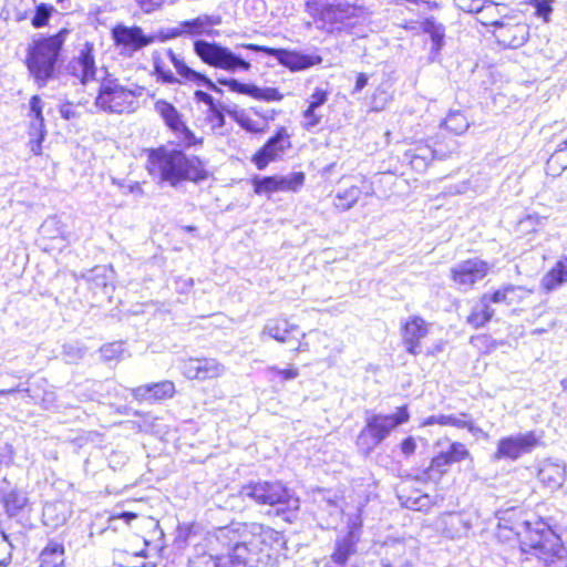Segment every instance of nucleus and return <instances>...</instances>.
I'll return each mask as SVG.
<instances>
[{
    "label": "nucleus",
    "instance_id": "f257e3e1",
    "mask_svg": "<svg viewBox=\"0 0 567 567\" xmlns=\"http://www.w3.org/2000/svg\"><path fill=\"white\" fill-rule=\"evenodd\" d=\"M217 539L234 546L235 556L247 567L267 565L274 550L285 544L284 535L262 524H231L218 529Z\"/></svg>",
    "mask_w": 567,
    "mask_h": 567
},
{
    "label": "nucleus",
    "instance_id": "f03ea898",
    "mask_svg": "<svg viewBox=\"0 0 567 567\" xmlns=\"http://www.w3.org/2000/svg\"><path fill=\"white\" fill-rule=\"evenodd\" d=\"M147 162L150 173L157 175L162 183L172 187L185 181L199 183L208 176L204 163L197 156H187L178 150H167L164 146L153 148L148 153Z\"/></svg>",
    "mask_w": 567,
    "mask_h": 567
},
{
    "label": "nucleus",
    "instance_id": "7ed1b4c3",
    "mask_svg": "<svg viewBox=\"0 0 567 567\" xmlns=\"http://www.w3.org/2000/svg\"><path fill=\"white\" fill-rule=\"evenodd\" d=\"M69 31L34 39L27 50L25 64L39 87H44L54 78L59 58Z\"/></svg>",
    "mask_w": 567,
    "mask_h": 567
},
{
    "label": "nucleus",
    "instance_id": "20e7f679",
    "mask_svg": "<svg viewBox=\"0 0 567 567\" xmlns=\"http://www.w3.org/2000/svg\"><path fill=\"white\" fill-rule=\"evenodd\" d=\"M239 495L258 505L276 507V514L286 522H293L300 507V499L295 492L279 481H257L241 486Z\"/></svg>",
    "mask_w": 567,
    "mask_h": 567
},
{
    "label": "nucleus",
    "instance_id": "39448f33",
    "mask_svg": "<svg viewBox=\"0 0 567 567\" xmlns=\"http://www.w3.org/2000/svg\"><path fill=\"white\" fill-rule=\"evenodd\" d=\"M523 527L524 530L519 534L522 554H530L545 563L565 556L566 549L560 536L544 518H538L535 522L526 520Z\"/></svg>",
    "mask_w": 567,
    "mask_h": 567
},
{
    "label": "nucleus",
    "instance_id": "423d86ee",
    "mask_svg": "<svg viewBox=\"0 0 567 567\" xmlns=\"http://www.w3.org/2000/svg\"><path fill=\"white\" fill-rule=\"evenodd\" d=\"M410 412L408 405H402L392 414L375 413L367 410L364 412V426L357 437V446L364 454L369 455L400 425L409 422Z\"/></svg>",
    "mask_w": 567,
    "mask_h": 567
},
{
    "label": "nucleus",
    "instance_id": "0eeeda50",
    "mask_svg": "<svg viewBox=\"0 0 567 567\" xmlns=\"http://www.w3.org/2000/svg\"><path fill=\"white\" fill-rule=\"evenodd\" d=\"M143 87L134 90L123 86L117 79L105 78L102 80L95 105L107 113H130L135 110L137 96H141Z\"/></svg>",
    "mask_w": 567,
    "mask_h": 567
},
{
    "label": "nucleus",
    "instance_id": "6e6552de",
    "mask_svg": "<svg viewBox=\"0 0 567 567\" xmlns=\"http://www.w3.org/2000/svg\"><path fill=\"white\" fill-rule=\"evenodd\" d=\"M193 48L195 54L209 66L223 69L230 73L249 71L251 68L249 61L220 43L198 39L194 41Z\"/></svg>",
    "mask_w": 567,
    "mask_h": 567
},
{
    "label": "nucleus",
    "instance_id": "1a4fd4ad",
    "mask_svg": "<svg viewBox=\"0 0 567 567\" xmlns=\"http://www.w3.org/2000/svg\"><path fill=\"white\" fill-rule=\"evenodd\" d=\"M364 13L365 10L361 6L347 2L328 3L321 9L319 21L327 32L350 31Z\"/></svg>",
    "mask_w": 567,
    "mask_h": 567
},
{
    "label": "nucleus",
    "instance_id": "9d476101",
    "mask_svg": "<svg viewBox=\"0 0 567 567\" xmlns=\"http://www.w3.org/2000/svg\"><path fill=\"white\" fill-rule=\"evenodd\" d=\"M440 135L435 137L433 145L417 144L405 152L404 157L410 162L412 168L419 173L426 171L434 159L444 161L456 150V141L450 138L443 147L440 143Z\"/></svg>",
    "mask_w": 567,
    "mask_h": 567
},
{
    "label": "nucleus",
    "instance_id": "9b49d317",
    "mask_svg": "<svg viewBox=\"0 0 567 567\" xmlns=\"http://www.w3.org/2000/svg\"><path fill=\"white\" fill-rule=\"evenodd\" d=\"M239 47L252 52H262L269 56H274L279 62V64L292 72L309 69L321 63L322 61V58L319 55L303 54L287 49H276L254 43H244Z\"/></svg>",
    "mask_w": 567,
    "mask_h": 567
},
{
    "label": "nucleus",
    "instance_id": "f8f14e48",
    "mask_svg": "<svg viewBox=\"0 0 567 567\" xmlns=\"http://www.w3.org/2000/svg\"><path fill=\"white\" fill-rule=\"evenodd\" d=\"M111 33L115 45L121 49V54L126 56H132L137 51L153 43L151 34H145L138 25L116 24Z\"/></svg>",
    "mask_w": 567,
    "mask_h": 567
},
{
    "label": "nucleus",
    "instance_id": "ddd939ff",
    "mask_svg": "<svg viewBox=\"0 0 567 567\" xmlns=\"http://www.w3.org/2000/svg\"><path fill=\"white\" fill-rule=\"evenodd\" d=\"M361 537V524L352 523L346 534L336 538L333 550L329 557V567H348L358 551Z\"/></svg>",
    "mask_w": 567,
    "mask_h": 567
},
{
    "label": "nucleus",
    "instance_id": "4468645a",
    "mask_svg": "<svg viewBox=\"0 0 567 567\" xmlns=\"http://www.w3.org/2000/svg\"><path fill=\"white\" fill-rule=\"evenodd\" d=\"M155 111L161 115L165 125L175 134L178 135L182 143L186 147H190L197 144H202L203 140L197 138L195 134L188 128L183 121L182 114L178 110L169 102L165 100H158L155 105Z\"/></svg>",
    "mask_w": 567,
    "mask_h": 567
},
{
    "label": "nucleus",
    "instance_id": "2eb2a0df",
    "mask_svg": "<svg viewBox=\"0 0 567 567\" xmlns=\"http://www.w3.org/2000/svg\"><path fill=\"white\" fill-rule=\"evenodd\" d=\"M291 147L290 135L287 128L281 126L276 134L271 136L264 146L252 156V162L258 169H265L269 163L282 157L287 150Z\"/></svg>",
    "mask_w": 567,
    "mask_h": 567
},
{
    "label": "nucleus",
    "instance_id": "dca6fc26",
    "mask_svg": "<svg viewBox=\"0 0 567 567\" xmlns=\"http://www.w3.org/2000/svg\"><path fill=\"white\" fill-rule=\"evenodd\" d=\"M489 268V265L480 258L463 260L452 268V279L460 288L467 290L486 277Z\"/></svg>",
    "mask_w": 567,
    "mask_h": 567
},
{
    "label": "nucleus",
    "instance_id": "f3484780",
    "mask_svg": "<svg viewBox=\"0 0 567 567\" xmlns=\"http://www.w3.org/2000/svg\"><path fill=\"white\" fill-rule=\"evenodd\" d=\"M0 503L6 515L10 518L31 511L27 491L12 485L6 477L0 485Z\"/></svg>",
    "mask_w": 567,
    "mask_h": 567
},
{
    "label": "nucleus",
    "instance_id": "a211bd4d",
    "mask_svg": "<svg viewBox=\"0 0 567 567\" xmlns=\"http://www.w3.org/2000/svg\"><path fill=\"white\" fill-rule=\"evenodd\" d=\"M537 444L538 439L533 432L501 439L494 460H517L520 455L532 452Z\"/></svg>",
    "mask_w": 567,
    "mask_h": 567
},
{
    "label": "nucleus",
    "instance_id": "6ab92c4d",
    "mask_svg": "<svg viewBox=\"0 0 567 567\" xmlns=\"http://www.w3.org/2000/svg\"><path fill=\"white\" fill-rule=\"evenodd\" d=\"M498 44L504 48L517 49L523 47L529 38V25L523 22H513L512 19L502 21L493 30Z\"/></svg>",
    "mask_w": 567,
    "mask_h": 567
},
{
    "label": "nucleus",
    "instance_id": "aec40b11",
    "mask_svg": "<svg viewBox=\"0 0 567 567\" xmlns=\"http://www.w3.org/2000/svg\"><path fill=\"white\" fill-rule=\"evenodd\" d=\"M225 367L214 358H189L183 364V373L187 379L205 381L218 378Z\"/></svg>",
    "mask_w": 567,
    "mask_h": 567
},
{
    "label": "nucleus",
    "instance_id": "412c9836",
    "mask_svg": "<svg viewBox=\"0 0 567 567\" xmlns=\"http://www.w3.org/2000/svg\"><path fill=\"white\" fill-rule=\"evenodd\" d=\"M94 47L86 42L80 50L76 58L70 61L68 65L69 72L81 81L82 84L93 80L96 73L95 60L93 55Z\"/></svg>",
    "mask_w": 567,
    "mask_h": 567
},
{
    "label": "nucleus",
    "instance_id": "4be33fe9",
    "mask_svg": "<svg viewBox=\"0 0 567 567\" xmlns=\"http://www.w3.org/2000/svg\"><path fill=\"white\" fill-rule=\"evenodd\" d=\"M223 20L219 14H200L190 20L181 21L184 37H215L218 31L214 27L221 24Z\"/></svg>",
    "mask_w": 567,
    "mask_h": 567
},
{
    "label": "nucleus",
    "instance_id": "5701e85b",
    "mask_svg": "<svg viewBox=\"0 0 567 567\" xmlns=\"http://www.w3.org/2000/svg\"><path fill=\"white\" fill-rule=\"evenodd\" d=\"M167 56L174 65L177 74L184 80L193 82L197 85H204L209 91H213L217 94H223V90L218 87L215 82H213L207 75L188 66L185 61L179 58L172 49L167 50Z\"/></svg>",
    "mask_w": 567,
    "mask_h": 567
},
{
    "label": "nucleus",
    "instance_id": "b1692460",
    "mask_svg": "<svg viewBox=\"0 0 567 567\" xmlns=\"http://www.w3.org/2000/svg\"><path fill=\"white\" fill-rule=\"evenodd\" d=\"M175 393V385L172 381L147 383L131 389L132 396L137 401L155 402L169 399Z\"/></svg>",
    "mask_w": 567,
    "mask_h": 567
},
{
    "label": "nucleus",
    "instance_id": "393cba45",
    "mask_svg": "<svg viewBox=\"0 0 567 567\" xmlns=\"http://www.w3.org/2000/svg\"><path fill=\"white\" fill-rule=\"evenodd\" d=\"M429 330L425 320L419 316L411 317L403 326L402 338L406 351L411 354L420 353V343Z\"/></svg>",
    "mask_w": 567,
    "mask_h": 567
},
{
    "label": "nucleus",
    "instance_id": "a878e982",
    "mask_svg": "<svg viewBox=\"0 0 567 567\" xmlns=\"http://www.w3.org/2000/svg\"><path fill=\"white\" fill-rule=\"evenodd\" d=\"M230 547V553L227 555H210L204 554L189 560V567H247L243 559L235 556L234 546Z\"/></svg>",
    "mask_w": 567,
    "mask_h": 567
},
{
    "label": "nucleus",
    "instance_id": "bb28decb",
    "mask_svg": "<svg viewBox=\"0 0 567 567\" xmlns=\"http://www.w3.org/2000/svg\"><path fill=\"white\" fill-rule=\"evenodd\" d=\"M440 528L445 537L457 539L467 535L471 524L460 513H447L441 517Z\"/></svg>",
    "mask_w": 567,
    "mask_h": 567
},
{
    "label": "nucleus",
    "instance_id": "cd10ccee",
    "mask_svg": "<svg viewBox=\"0 0 567 567\" xmlns=\"http://www.w3.org/2000/svg\"><path fill=\"white\" fill-rule=\"evenodd\" d=\"M299 332L297 324L290 323L284 318L269 319L262 329V334H266L280 343H286L291 340L290 334Z\"/></svg>",
    "mask_w": 567,
    "mask_h": 567
},
{
    "label": "nucleus",
    "instance_id": "c85d7f7f",
    "mask_svg": "<svg viewBox=\"0 0 567 567\" xmlns=\"http://www.w3.org/2000/svg\"><path fill=\"white\" fill-rule=\"evenodd\" d=\"M567 282V257H561L553 268L544 275L540 281L542 288L550 292Z\"/></svg>",
    "mask_w": 567,
    "mask_h": 567
},
{
    "label": "nucleus",
    "instance_id": "c756f323",
    "mask_svg": "<svg viewBox=\"0 0 567 567\" xmlns=\"http://www.w3.org/2000/svg\"><path fill=\"white\" fill-rule=\"evenodd\" d=\"M69 517V507L64 502L47 503L42 511V522L45 526L56 528Z\"/></svg>",
    "mask_w": 567,
    "mask_h": 567
},
{
    "label": "nucleus",
    "instance_id": "7c9ffc66",
    "mask_svg": "<svg viewBox=\"0 0 567 567\" xmlns=\"http://www.w3.org/2000/svg\"><path fill=\"white\" fill-rule=\"evenodd\" d=\"M495 315V309L491 303L485 300L482 296L480 300L472 307L471 313L468 315L466 322L475 328H482L492 320Z\"/></svg>",
    "mask_w": 567,
    "mask_h": 567
},
{
    "label": "nucleus",
    "instance_id": "2f4dec72",
    "mask_svg": "<svg viewBox=\"0 0 567 567\" xmlns=\"http://www.w3.org/2000/svg\"><path fill=\"white\" fill-rule=\"evenodd\" d=\"M566 470L563 465L545 462L538 471V478L550 488L560 487L565 482Z\"/></svg>",
    "mask_w": 567,
    "mask_h": 567
},
{
    "label": "nucleus",
    "instance_id": "473e14b6",
    "mask_svg": "<svg viewBox=\"0 0 567 567\" xmlns=\"http://www.w3.org/2000/svg\"><path fill=\"white\" fill-rule=\"evenodd\" d=\"M64 563V547L61 543L49 542L40 554L41 567H60Z\"/></svg>",
    "mask_w": 567,
    "mask_h": 567
},
{
    "label": "nucleus",
    "instance_id": "72a5a7b5",
    "mask_svg": "<svg viewBox=\"0 0 567 567\" xmlns=\"http://www.w3.org/2000/svg\"><path fill=\"white\" fill-rule=\"evenodd\" d=\"M452 464L446 452H441L434 456L430 466L423 472L422 480L437 482L447 472V467Z\"/></svg>",
    "mask_w": 567,
    "mask_h": 567
},
{
    "label": "nucleus",
    "instance_id": "f704fd0d",
    "mask_svg": "<svg viewBox=\"0 0 567 567\" xmlns=\"http://www.w3.org/2000/svg\"><path fill=\"white\" fill-rule=\"evenodd\" d=\"M45 388H48V381L45 379H40L28 388L22 389L20 385H18L17 388L0 390V395H9L16 392H23L25 396H28L34 404H39Z\"/></svg>",
    "mask_w": 567,
    "mask_h": 567
},
{
    "label": "nucleus",
    "instance_id": "c9c22d12",
    "mask_svg": "<svg viewBox=\"0 0 567 567\" xmlns=\"http://www.w3.org/2000/svg\"><path fill=\"white\" fill-rule=\"evenodd\" d=\"M109 270L104 266H96L82 275L87 282H91L92 289H102L105 295L109 293L110 278Z\"/></svg>",
    "mask_w": 567,
    "mask_h": 567
},
{
    "label": "nucleus",
    "instance_id": "e433bc0d",
    "mask_svg": "<svg viewBox=\"0 0 567 567\" xmlns=\"http://www.w3.org/2000/svg\"><path fill=\"white\" fill-rule=\"evenodd\" d=\"M480 14L478 21L484 25H492L496 29L497 24H501L503 20L499 19L502 17L499 4L491 1L484 0V7L476 12Z\"/></svg>",
    "mask_w": 567,
    "mask_h": 567
},
{
    "label": "nucleus",
    "instance_id": "4c0bfd02",
    "mask_svg": "<svg viewBox=\"0 0 567 567\" xmlns=\"http://www.w3.org/2000/svg\"><path fill=\"white\" fill-rule=\"evenodd\" d=\"M361 189L358 186H351L344 190H340L334 196L336 208L346 212L352 208L361 197Z\"/></svg>",
    "mask_w": 567,
    "mask_h": 567
},
{
    "label": "nucleus",
    "instance_id": "58836bf2",
    "mask_svg": "<svg viewBox=\"0 0 567 567\" xmlns=\"http://www.w3.org/2000/svg\"><path fill=\"white\" fill-rule=\"evenodd\" d=\"M444 126L455 135L467 131L470 123L467 117L460 111H451L444 120Z\"/></svg>",
    "mask_w": 567,
    "mask_h": 567
},
{
    "label": "nucleus",
    "instance_id": "ea45409f",
    "mask_svg": "<svg viewBox=\"0 0 567 567\" xmlns=\"http://www.w3.org/2000/svg\"><path fill=\"white\" fill-rule=\"evenodd\" d=\"M254 192L258 195L281 190L280 176H264L252 178Z\"/></svg>",
    "mask_w": 567,
    "mask_h": 567
},
{
    "label": "nucleus",
    "instance_id": "a19ab883",
    "mask_svg": "<svg viewBox=\"0 0 567 567\" xmlns=\"http://www.w3.org/2000/svg\"><path fill=\"white\" fill-rule=\"evenodd\" d=\"M225 109H230L227 105H224L223 103H219L218 105L214 106L210 110H207V121L212 125V130L218 134H223V128L226 124L225 118Z\"/></svg>",
    "mask_w": 567,
    "mask_h": 567
},
{
    "label": "nucleus",
    "instance_id": "79ce46f5",
    "mask_svg": "<svg viewBox=\"0 0 567 567\" xmlns=\"http://www.w3.org/2000/svg\"><path fill=\"white\" fill-rule=\"evenodd\" d=\"M466 414L457 415L440 414L441 425H450L458 429H467L471 433H476L480 429L475 427L472 421L466 420Z\"/></svg>",
    "mask_w": 567,
    "mask_h": 567
},
{
    "label": "nucleus",
    "instance_id": "37998d69",
    "mask_svg": "<svg viewBox=\"0 0 567 567\" xmlns=\"http://www.w3.org/2000/svg\"><path fill=\"white\" fill-rule=\"evenodd\" d=\"M226 113L231 116L243 128L248 132L257 133L259 132V127L256 122L251 120L244 110H238L237 106L233 109H225Z\"/></svg>",
    "mask_w": 567,
    "mask_h": 567
},
{
    "label": "nucleus",
    "instance_id": "c03bdc74",
    "mask_svg": "<svg viewBox=\"0 0 567 567\" xmlns=\"http://www.w3.org/2000/svg\"><path fill=\"white\" fill-rule=\"evenodd\" d=\"M43 102L39 95H33L30 99V111L33 114L34 118L30 124V130H41L44 128V117L42 113Z\"/></svg>",
    "mask_w": 567,
    "mask_h": 567
},
{
    "label": "nucleus",
    "instance_id": "a18cd8bd",
    "mask_svg": "<svg viewBox=\"0 0 567 567\" xmlns=\"http://www.w3.org/2000/svg\"><path fill=\"white\" fill-rule=\"evenodd\" d=\"M154 73L158 81L164 84H177L179 80L174 75V73L165 66L164 62L154 56L153 59Z\"/></svg>",
    "mask_w": 567,
    "mask_h": 567
},
{
    "label": "nucleus",
    "instance_id": "49530a36",
    "mask_svg": "<svg viewBox=\"0 0 567 567\" xmlns=\"http://www.w3.org/2000/svg\"><path fill=\"white\" fill-rule=\"evenodd\" d=\"M54 11L53 6L47 3H40L35 7L34 14L31 19V23L34 28H42L48 24L52 12Z\"/></svg>",
    "mask_w": 567,
    "mask_h": 567
},
{
    "label": "nucleus",
    "instance_id": "de8ad7c7",
    "mask_svg": "<svg viewBox=\"0 0 567 567\" xmlns=\"http://www.w3.org/2000/svg\"><path fill=\"white\" fill-rule=\"evenodd\" d=\"M217 83L227 86L231 92L240 93L248 96H250L252 91L255 90L254 84L241 83L234 78H218Z\"/></svg>",
    "mask_w": 567,
    "mask_h": 567
},
{
    "label": "nucleus",
    "instance_id": "09e8293b",
    "mask_svg": "<svg viewBox=\"0 0 567 567\" xmlns=\"http://www.w3.org/2000/svg\"><path fill=\"white\" fill-rule=\"evenodd\" d=\"M179 37H184L181 22L176 27L161 28L157 32L151 34L153 43L156 41L166 42L168 40H173Z\"/></svg>",
    "mask_w": 567,
    "mask_h": 567
},
{
    "label": "nucleus",
    "instance_id": "8fccbe9b",
    "mask_svg": "<svg viewBox=\"0 0 567 567\" xmlns=\"http://www.w3.org/2000/svg\"><path fill=\"white\" fill-rule=\"evenodd\" d=\"M254 91L251 97L266 102L281 101L284 95L276 87H259L254 84Z\"/></svg>",
    "mask_w": 567,
    "mask_h": 567
},
{
    "label": "nucleus",
    "instance_id": "3c124183",
    "mask_svg": "<svg viewBox=\"0 0 567 567\" xmlns=\"http://www.w3.org/2000/svg\"><path fill=\"white\" fill-rule=\"evenodd\" d=\"M305 178V173L302 172H295L288 176H280L281 190L296 192L303 185Z\"/></svg>",
    "mask_w": 567,
    "mask_h": 567
},
{
    "label": "nucleus",
    "instance_id": "603ef678",
    "mask_svg": "<svg viewBox=\"0 0 567 567\" xmlns=\"http://www.w3.org/2000/svg\"><path fill=\"white\" fill-rule=\"evenodd\" d=\"M104 361L120 359L124 353V344L121 341L104 344L100 349Z\"/></svg>",
    "mask_w": 567,
    "mask_h": 567
},
{
    "label": "nucleus",
    "instance_id": "864d4df0",
    "mask_svg": "<svg viewBox=\"0 0 567 567\" xmlns=\"http://www.w3.org/2000/svg\"><path fill=\"white\" fill-rule=\"evenodd\" d=\"M322 117L319 111L306 109L302 112V127L308 132H312L321 124Z\"/></svg>",
    "mask_w": 567,
    "mask_h": 567
},
{
    "label": "nucleus",
    "instance_id": "5fc2aeb1",
    "mask_svg": "<svg viewBox=\"0 0 567 567\" xmlns=\"http://www.w3.org/2000/svg\"><path fill=\"white\" fill-rule=\"evenodd\" d=\"M85 350L78 343L63 346L62 355L66 363H76L84 357Z\"/></svg>",
    "mask_w": 567,
    "mask_h": 567
},
{
    "label": "nucleus",
    "instance_id": "6e6d98bb",
    "mask_svg": "<svg viewBox=\"0 0 567 567\" xmlns=\"http://www.w3.org/2000/svg\"><path fill=\"white\" fill-rule=\"evenodd\" d=\"M452 463L461 462L470 457V452L463 443L454 442L450 445L449 450L445 451Z\"/></svg>",
    "mask_w": 567,
    "mask_h": 567
},
{
    "label": "nucleus",
    "instance_id": "4d7b16f0",
    "mask_svg": "<svg viewBox=\"0 0 567 567\" xmlns=\"http://www.w3.org/2000/svg\"><path fill=\"white\" fill-rule=\"evenodd\" d=\"M328 101V92L321 87H317L315 92L310 95L308 101V107L311 110L319 111V109L326 104Z\"/></svg>",
    "mask_w": 567,
    "mask_h": 567
},
{
    "label": "nucleus",
    "instance_id": "13d9d810",
    "mask_svg": "<svg viewBox=\"0 0 567 567\" xmlns=\"http://www.w3.org/2000/svg\"><path fill=\"white\" fill-rule=\"evenodd\" d=\"M12 545L4 533L0 536V563L7 566L11 561Z\"/></svg>",
    "mask_w": 567,
    "mask_h": 567
},
{
    "label": "nucleus",
    "instance_id": "bf43d9fd",
    "mask_svg": "<svg viewBox=\"0 0 567 567\" xmlns=\"http://www.w3.org/2000/svg\"><path fill=\"white\" fill-rule=\"evenodd\" d=\"M14 451L12 445L2 444L0 445V473L2 470L8 468L13 462Z\"/></svg>",
    "mask_w": 567,
    "mask_h": 567
},
{
    "label": "nucleus",
    "instance_id": "052dcab7",
    "mask_svg": "<svg viewBox=\"0 0 567 567\" xmlns=\"http://www.w3.org/2000/svg\"><path fill=\"white\" fill-rule=\"evenodd\" d=\"M455 6L467 13H476L484 7V0H454Z\"/></svg>",
    "mask_w": 567,
    "mask_h": 567
},
{
    "label": "nucleus",
    "instance_id": "680f3d73",
    "mask_svg": "<svg viewBox=\"0 0 567 567\" xmlns=\"http://www.w3.org/2000/svg\"><path fill=\"white\" fill-rule=\"evenodd\" d=\"M39 404H41V406L45 410H52L56 408V395L49 383L48 388H45V390L42 393Z\"/></svg>",
    "mask_w": 567,
    "mask_h": 567
},
{
    "label": "nucleus",
    "instance_id": "e2e57ef3",
    "mask_svg": "<svg viewBox=\"0 0 567 567\" xmlns=\"http://www.w3.org/2000/svg\"><path fill=\"white\" fill-rule=\"evenodd\" d=\"M507 291L505 290L504 286L497 290H495L492 293H484L483 297L485 300H487L489 303H505V305H512L509 301V298H507Z\"/></svg>",
    "mask_w": 567,
    "mask_h": 567
},
{
    "label": "nucleus",
    "instance_id": "0e129e2a",
    "mask_svg": "<svg viewBox=\"0 0 567 567\" xmlns=\"http://www.w3.org/2000/svg\"><path fill=\"white\" fill-rule=\"evenodd\" d=\"M165 1L166 0H134L135 4L147 14L161 9Z\"/></svg>",
    "mask_w": 567,
    "mask_h": 567
},
{
    "label": "nucleus",
    "instance_id": "69168bd1",
    "mask_svg": "<svg viewBox=\"0 0 567 567\" xmlns=\"http://www.w3.org/2000/svg\"><path fill=\"white\" fill-rule=\"evenodd\" d=\"M30 134L37 136L35 140L31 141V151L33 154L39 155L41 154L42 150V142L44 141L47 131L45 128L41 130H30Z\"/></svg>",
    "mask_w": 567,
    "mask_h": 567
},
{
    "label": "nucleus",
    "instance_id": "338daca9",
    "mask_svg": "<svg viewBox=\"0 0 567 567\" xmlns=\"http://www.w3.org/2000/svg\"><path fill=\"white\" fill-rule=\"evenodd\" d=\"M533 6L537 16L544 18L545 20L548 19L550 12L553 11L549 0H533Z\"/></svg>",
    "mask_w": 567,
    "mask_h": 567
},
{
    "label": "nucleus",
    "instance_id": "774afa93",
    "mask_svg": "<svg viewBox=\"0 0 567 567\" xmlns=\"http://www.w3.org/2000/svg\"><path fill=\"white\" fill-rule=\"evenodd\" d=\"M507 291V298H509L511 303L517 302L523 299V293L525 289L520 286L506 285L504 286Z\"/></svg>",
    "mask_w": 567,
    "mask_h": 567
}]
</instances>
